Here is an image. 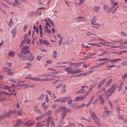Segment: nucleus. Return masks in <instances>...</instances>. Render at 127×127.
<instances>
[{
	"label": "nucleus",
	"instance_id": "15",
	"mask_svg": "<svg viewBox=\"0 0 127 127\" xmlns=\"http://www.w3.org/2000/svg\"><path fill=\"white\" fill-rule=\"evenodd\" d=\"M106 82L105 79H104L102 81H100L98 84V86L99 87L102 85Z\"/></svg>",
	"mask_w": 127,
	"mask_h": 127
},
{
	"label": "nucleus",
	"instance_id": "44",
	"mask_svg": "<svg viewBox=\"0 0 127 127\" xmlns=\"http://www.w3.org/2000/svg\"><path fill=\"white\" fill-rule=\"evenodd\" d=\"M4 70L6 71H8L11 70V69L8 68L7 67H5L4 68Z\"/></svg>",
	"mask_w": 127,
	"mask_h": 127
},
{
	"label": "nucleus",
	"instance_id": "57",
	"mask_svg": "<svg viewBox=\"0 0 127 127\" xmlns=\"http://www.w3.org/2000/svg\"><path fill=\"white\" fill-rule=\"evenodd\" d=\"M22 111L21 110H20L17 113V114L19 115L20 116H21L22 115V114L21 113Z\"/></svg>",
	"mask_w": 127,
	"mask_h": 127
},
{
	"label": "nucleus",
	"instance_id": "55",
	"mask_svg": "<svg viewBox=\"0 0 127 127\" xmlns=\"http://www.w3.org/2000/svg\"><path fill=\"white\" fill-rule=\"evenodd\" d=\"M46 63L48 64H49L52 63V61H51L48 60L46 61Z\"/></svg>",
	"mask_w": 127,
	"mask_h": 127
},
{
	"label": "nucleus",
	"instance_id": "20",
	"mask_svg": "<svg viewBox=\"0 0 127 127\" xmlns=\"http://www.w3.org/2000/svg\"><path fill=\"white\" fill-rule=\"evenodd\" d=\"M100 9V7L96 6H95L94 8L93 9L96 12H97Z\"/></svg>",
	"mask_w": 127,
	"mask_h": 127
},
{
	"label": "nucleus",
	"instance_id": "58",
	"mask_svg": "<svg viewBox=\"0 0 127 127\" xmlns=\"http://www.w3.org/2000/svg\"><path fill=\"white\" fill-rule=\"evenodd\" d=\"M27 25H25L23 27L24 30L25 32H26V29H27Z\"/></svg>",
	"mask_w": 127,
	"mask_h": 127
},
{
	"label": "nucleus",
	"instance_id": "24",
	"mask_svg": "<svg viewBox=\"0 0 127 127\" xmlns=\"http://www.w3.org/2000/svg\"><path fill=\"white\" fill-rule=\"evenodd\" d=\"M67 114V112H64L62 113V118L63 119L64 118V117L66 116Z\"/></svg>",
	"mask_w": 127,
	"mask_h": 127
},
{
	"label": "nucleus",
	"instance_id": "63",
	"mask_svg": "<svg viewBox=\"0 0 127 127\" xmlns=\"http://www.w3.org/2000/svg\"><path fill=\"white\" fill-rule=\"evenodd\" d=\"M42 58V56H38L37 57V59L38 61H40L41 59Z\"/></svg>",
	"mask_w": 127,
	"mask_h": 127
},
{
	"label": "nucleus",
	"instance_id": "42",
	"mask_svg": "<svg viewBox=\"0 0 127 127\" xmlns=\"http://www.w3.org/2000/svg\"><path fill=\"white\" fill-rule=\"evenodd\" d=\"M14 73V72H13L9 71L7 73L8 75H12Z\"/></svg>",
	"mask_w": 127,
	"mask_h": 127
},
{
	"label": "nucleus",
	"instance_id": "11",
	"mask_svg": "<svg viewBox=\"0 0 127 127\" xmlns=\"http://www.w3.org/2000/svg\"><path fill=\"white\" fill-rule=\"evenodd\" d=\"M115 86V85H113L108 90V92H111V93H113L115 91V89L114 88Z\"/></svg>",
	"mask_w": 127,
	"mask_h": 127
},
{
	"label": "nucleus",
	"instance_id": "19",
	"mask_svg": "<svg viewBox=\"0 0 127 127\" xmlns=\"http://www.w3.org/2000/svg\"><path fill=\"white\" fill-rule=\"evenodd\" d=\"M112 79H109L107 82L105 86L106 87H109L110 85L111 84V83L112 82Z\"/></svg>",
	"mask_w": 127,
	"mask_h": 127
},
{
	"label": "nucleus",
	"instance_id": "51",
	"mask_svg": "<svg viewBox=\"0 0 127 127\" xmlns=\"http://www.w3.org/2000/svg\"><path fill=\"white\" fill-rule=\"evenodd\" d=\"M127 77V73L124 74L122 77V78L125 79Z\"/></svg>",
	"mask_w": 127,
	"mask_h": 127
},
{
	"label": "nucleus",
	"instance_id": "48",
	"mask_svg": "<svg viewBox=\"0 0 127 127\" xmlns=\"http://www.w3.org/2000/svg\"><path fill=\"white\" fill-rule=\"evenodd\" d=\"M24 50H27V49H29V47L28 46H23V48Z\"/></svg>",
	"mask_w": 127,
	"mask_h": 127
},
{
	"label": "nucleus",
	"instance_id": "21",
	"mask_svg": "<svg viewBox=\"0 0 127 127\" xmlns=\"http://www.w3.org/2000/svg\"><path fill=\"white\" fill-rule=\"evenodd\" d=\"M51 118L50 117H48L47 120V127H49L50 121L51 122Z\"/></svg>",
	"mask_w": 127,
	"mask_h": 127
},
{
	"label": "nucleus",
	"instance_id": "16",
	"mask_svg": "<svg viewBox=\"0 0 127 127\" xmlns=\"http://www.w3.org/2000/svg\"><path fill=\"white\" fill-rule=\"evenodd\" d=\"M29 79H31L33 81H40V78H32L31 77H29Z\"/></svg>",
	"mask_w": 127,
	"mask_h": 127
},
{
	"label": "nucleus",
	"instance_id": "2",
	"mask_svg": "<svg viewBox=\"0 0 127 127\" xmlns=\"http://www.w3.org/2000/svg\"><path fill=\"white\" fill-rule=\"evenodd\" d=\"M39 42L41 44H44L47 46L49 45V42L46 40H43L42 39H40L39 40Z\"/></svg>",
	"mask_w": 127,
	"mask_h": 127
},
{
	"label": "nucleus",
	"instance_id": "39",
	"mask_svg": "<svg viewBox=\"0 0 127 127\" xmlns=\"http://www.w3.org/2000/svg\"><path fill=\"white\" fill-rule=\"evenodd\" d=\"M107 52L106 51H103L100 54H99L98 56H100L102 55H103L107 53Z\"/></svg>",
	"mask_w": 127,
	"mask_h": 127
},
{
	"label": "nucleus",
	"instance_id": "53",
	"mask_svg": "<svg viewBox=\"0 0 127 127\" xmlns=\"http://www.w3.org/2000/svg\"><path fill=\"white\" fill-rule=\"evenodd\" d=\"M103 7L104 9L106 10L108 8V7L106 5H105L103 6Z\"/></svg>",
	"mask_w": 127,
	"mask_h": 127
},
{
	"label": "nucleus",
	"instance_id": "9",
	"mask_svg": "<svg viewBox=\"0 0 127 127\" xmlns=\"http://www.w3.org/2000/svg\"><path fill=\"white\" fill-rule=\"evenodd\" d=\"M21 51H20V53L23 54H27L30 53V52L29 50H24V49H22Z\"/></svg>",
	"mask_w": 127,
	"mask_h": 127
},
{
	"label": "nucleus",
	"instance_id": "22",
	"mask_svg": "<svg viewBox=\"0 0 127 127\" xmlns=\"http://www.w3.org/2000/svg\"><path fill=\"white\" fill-rule=\"evenodd\" d=\"M85 92L84 90V89H81L80 90H78L76 92V94H79L83 93Z\"/></svg>",
	"mask_w": 127,
	"mask_h": 127
},
{
	"label": "nucleus",
	"instance_id": "28",
	"mask_svg": "<svg viewBox=\"0 0 127 127\" xmlns=\"http://www.w3.org/2000/svg\"><path fill=\"white\" fill-rule=\"evenodd\" d=\"M84 96H78L76 97V99L77 100H79L82 99L84 98Z\"/></svg>",
	"mask_w": 127,
	"mask_h": 127
},
{
	"label": "nucleus",
	"instance_id": "50",
	"mask_svg": "<svg viewBox=\"0 0 127 127\" xmlns=\"http://www.w3.org/2000/svg\"><path fill=\"white\" fill-rule=\"evenodd\" d=\"M6 99V98L4 97H2L0 98V101H2L5 100Z\"/></svg>",
	"mask_w": 127,
	"mask_h": 127
},
{
	"label": "nucleus",
	"instance_id": "38",
	"mask_svg": "<svg viewBox=\"0 0 127 127\" xmlns=\"http://www.w3.org/2000/svg\"><path fill=\"white\" fill-rule=\"evenodd\" d=\"M68 123V127H70L71 126H73L74 125V124L72 123H69V122Z\"/></svg>",
	"mask_w": 127,
	"mask_h": 127
},
{
	"label": "nucleus",
	"instance_id": "26",
	"mask_svg": "<svg viewBox=\"0 0 127 127\" xmlns=\"http://www.w3.org/2000/svg\"><path fill=\"white\" fill-rule=\"evenodd\" d=\"M65 71L67 72L68 73L71 74H75L74 70L72 71L71 70H66Z\"/></svg>",
	"mask_w": 127,
	"mask_h": 127
},
{
	"label": "nucleus",
	"instance_id": "64",
	"mask_svg": "<svg viewBox=\"0 0 127 127\" xmlns=\"http://www.w3.org/2000/svg\"><path fill=\"white\" fill-rule=\"evenodd\" d=\"M92 34V33L91 32H88L86 34V35L87 36H89Z\"/></svg>",
	"mask_w": 127,
	"mask_h": 127
},
{
	"label": "nucleus",
	"instance_id": "37",
	"mask_svg": "<svg viewBox=\"0 0 127 127\" xmlns=\"http://www.w3.org/2000/svg\"><path fill=\"white\" fill-rule=\"evenodd\" d=\"M51 127H55L54 122L52 121H51Z\"/></svg>",
	"mask_w": 127,
	"mask_h": 127
},
{
	"label": "nucleus",
	"instance_id": "4",
	"mask_svg": "<svg viewBox=\"0 0 127 127\" xmlns=\"http://www.w3.org/2000/svg\"><path fill=\"white\" fill-rule=\"evenodd\" d=\"M111 94L110 93H109L108 92H106L104 93L102 95L104 97H105L106 99L108 98Z\"/></svg>",
	"mask_w": 127,
	"mask_h": 127
},
{
	"label": "nucleus",
	"instance_id": "33",
	"mask_svg": "<svg viewBox=\"0 0 127 127\" xmlns=\"http://www.w3.org/2000/svg\"><path fill=\"white\" fill-rule=\"evenodd\" d=\"M80 1V2L78 3V4L79 6H80L81 4L84 3L85 1V0H79Z\"/></svg>",
	"mask_w": 127,
	"mask_h": 127
},
{
	"label": "nucleus",
	"instance_id": "12",
	"mask_svg": "<svg viewBox=\"0 0 127 127\" xmlns=\"http://www.w3.org/2000/svg\"><path fill=\"white\" fill-rule=\"evenodd\" d=\"M17 29L16 27H15L11 31V33L13 34V37H14L16 33Z\"/></svg>",
	"mask_w": 127,
	"mask_h": 127
},
{
	"label": "nucleus",
	"instance_id": "27",
	"mask_svg": "<svg viewBox=\"0 0 127 127\" xmlns=\"http://www.w3.org/2000/svg\"><path fill=\"white\" fill-rule=\"evenodd\" d=\"M13 22L12 21V18H11L9 23V27H12L13 25Z\"/></svg>",
	"mask_w": 127,
	"mask_h": 127
},
{
	"label": "nucleus",
	"instance_id": "35",
	"mask_svg": "<svg viewBox=\"0 0 127 127\" xmlns=\"http://www.w3.org/2000/svg\"><path fill=\"white\" fill-rule=\"evenodd\" d=\"M62 111V107L61 108H59L57 109L56 111V112L57 113L60 112Z\"/></svg>",
	"mask_w": 127,
	"mask_h": 127
},
{
	"label": "nucleus",
	"instance_id": "30",
	"mask_svg": "<svg viewBox=\"0 0 127 127\" xmlns=\"http://www.w3.org/2000/svg\"><path fill=\"white\" fill-rule=\"evenodd\" d=\"M67 108L65 106H63L62 107V110L64 111V112H67Z\"/></svg>",
	"mask_w": 127,
	"mask_h": 127
},
{
	"label": "nucleus",
	"instance_id": "31",
	"mask_svg": "<svg viewBox=\"0 0 127 127\" xmlns=\"http://www.w3.org/2000/svg\"><path fill=\"white\" fill-rule=\"evenodd\" d=\"M44 97V95L43 94L41 95L38 98V99L39 100H42Z\"/></svg>",
	"mask_w": 127,
	"mask_h": 127
},
{
	"label": "nucleus",
	"instance_id": "17",
	"mask_svg": "<svg viewBox=\"0 0 127 127\" xmlns=\"http://www.w3.org/2000/svg\"><path fill=\"white\" fill-rule=\"evenodd\" d=\"M109 113V112L108 111L105 110L103 112V117L104 118L106 116L108 115Z\"/></svg>",
	"mask_w": 127,
	"mask_h": 127
},
{
	"label": "nucleus",
	"instance_id": "54",
	"mask_svg": "<svg viewBox=\"0 0 127 127\" xmlns=\"http://www.w3.org/2000/svg\"><path fill=\"white\" fill-rule=\"evenodd\" d=\"M18 57L20 59H21L22 57L23 56V55L20 54H18Z\"/></svg>",
	"mask_w": 127,
	"mask_h": 127
},
{
	"label": "nucleus",
	"instance_id": "49",
	"mask_svg": "<svg viewBox=\"0 0 127 127\" xmlns=\"http://www.w3.org/2000/svg\"><path fill=\"white\" fill-rule=\"evenodd\" d=\"M34 123H33V122L29 123H27L26 122V124L27 125L29 126H31Z\"/></svg>",
	"mask_w": 127,
	"mask_h": 127
},
{
	"label": "nucleus",
	"instance_id": "13",
	"mask_svg": "<svg viewBox=\"0 0 127 127\" xmlns=\"http://www.w3.org/2000/svg\"><path fill=\"white\" fill-rule=\"evenodd\" d=\"M99 98L98 99V100H99V101H100V103L102 105H104V100L103 99V98L102 97L100 96H98Z\"/></svg>",
	"mask_w": 127,
	"mask_h": 127
},
{
	"label": "nucleus",
	"instance_id": "62",
	"mask_svg": "<svg viewBox=\"0 0 127 127\" xmlns=\"http://www.w3.org/2000/svg\"><path fill=\"white\" fill-rule=\"evenodd\" d=\"M0 3L3 6L5 7H7V8H8V6H7V5H6V4H3V3H2V2H1Z\"/></svg>",
	"mask_w": 127,
	"mask_h": 127
},
{
	"label": "nucleus",
	"instance_id": "56",
	"mask_svg": "<svg viewBox=\"0 0 127 127\" xmlns=\"http://www.w3.org/2000/svg\"><path fill=\"white\" fill-rule=\"evenodd\" d=\"M122 64L124 66L127 65V62L126 61L122 63Z\"/></svg>",
	"mask_w": 127,
	"mask_h": 127
},
{
	"label": "nucleus",
	"instance_id": "41",
	"mask_svg": "<svg viewBox=\"0 0 127 127\" xmlns=\"http://www.w3.org/2000/svg\"><path fill=\"white\" fill-rule=\"evenodd\" d=\"M63 38H61L60 39L59 41L58 42L59 43V45H60L62 43Z\"/></svg>",
	"mask_w": 127,
	"mask_h": 127
},
{
	"label": "nucleus",
	"instance_id": "5",
	"mask_svg": "<svg viewBox=\"0 0 127 127\" xmlns=\"http://www.w3.org/2000/svg\"><path fill=\"white\" fill-rule=\"evenodd\" d=\"M93 120L94 121L95 123V124H97L98 126H100V125H101V124L99 122V121H100V119L99 118L97 117V118H93Z\"/></svg>",
	"mask_w": 127,
	"mask_h": 127
},
{
	"label": "nucleus",
	"instance_id": "43",
	"mask_svg": "<svg viewBox=\"0 0 127 127\" xmlns=\"http://www.w3.org/2000/svg\"><path fill=\"white\" fill-rule=\"evenodd\" d=\"M41 125V122H40L37 123L36 127H40Z\"/></svg>",
	"mask_w": 127,
	"mask_h": 127
},
{
	"label": "nucleus",
	"instance_id": "59",
	"mask_svg": "<svg viewBox=\"0 0 127 127\" xmlns=\"http://www.w3.org/2000/svg\"><path fill=\"white\" fill-rule=\"evenodd\" d=\"M91 92L89 90L87 91L85 94V95H88Z\"/></svg>",
	"mask_w": 127,
	"mask_h": 127
},
{
	"label": "nucleus",
	"instance_id": "23",
	"mask_svg": "<svg viewBox=\"0 0 127 127\" xmlns=\"http://www.w3.org/2000/svg\"><path fill=\"white\" fill-rule=\"evenodd\" d=\"M57 52L56 51H54L53 53V58H55L57 57Z\"/></svg>",
	"mask_w": 127,
	"mask_h": 127
},
{
	"label": "nucleus",
	"instance_id": "61",
	"mask_svg": "<svg viewBox=\"0 0 127 127\" xmlns=\"http://www.w3.org/2000/svg\"><path fill=\"white\" fill-rule=\"evenodd\" d=\"M49 99L48 98V95H46V101L47 102H49Z\"/></svg>",
	"mask_w": 127,
	"mask_h": 127
},
{
	"label": "nucleus",
	"instance_id": "46",
	"mask_svg": "<svg viewBox=\"0 0 127 127\" xmlns=\"http://www.w3.org/2000/svg\"><path fill=\"white\" fill-rule=\"evenodd\" d=\"M63 84H59L57 87H56V88L58 89L59 88L63 87Z\"/></svg>",
	"mask_w": 127,
	"mask_h": 127
},
{
	"label": "nucleus",
	"instance_id": "45",
	"mask_svg": "<svg viewBox=\"0 0 127 127\" xmlns=\"http://www.w3.org/2000/svg\"><path fill=\"white\" fill-rule=\"evenodd\" d=\"M65 85L63 87L62 89V91L63 92H65L66 91L65 90Z\"/></svg>",
	"mask_w": 127,
	"mask_h": 127
},
{
	"label": "nucleus",
	"instance_id": "14",
	"mask_svg": "<svg viewBox=\"0 0 127 127\" xmlns=\"http://www.w3.org/2000/svg\"><path fill=\"white\" fill-rule=\"evenodd\" d=\"M11 114V111H9L6 114H4L2 115H1L3 119L4 118L6 117H7L9 116Z\"/></svg>",
	"mask_w": 127,
	"mask_h": 127
},
{
	"label": "nucleus",
	"instance_id": "10",
	"mask_svg": "<svg viewBox=\"0 0 127 127\" xmlns=\"http://www.w3.org/2000/svg\"><path fill=\"white\" fill-rule=\"evenodd\" d=\"M70 97L68 96L64 97L61 98V101L62 102H66L70 98Z\"/></svg>",
	"mask_w": 127,
	"mask_h": 127
},
{
	"label": "nucleus",
	"instance_id": "29",
	"mask_svg": "<svg viewBox=\"0 0 127 127\" xmlns=\"http://www.w3.org/2000/svg\"><path fill=\"white\" fill-rule=\"evenodd\" d=\"M9 56L11 57H13L14 56V54L12 52H9Z\"/></svg>",
	"mask_w": 127,
	"mask_h": 127
},
{
	"label": "nucleus",
	"instance_id": "1",
	"mask_svg": "<svg viewBox=\"0 0 127 127\" xmlns=\"http://www.w3.org/2000/svg\"><path fill=\"white\" fill-rule=\"evenodd\" d=\"M67 103L68 106L70 108L74 109L75 107L76 104L75 103H72L71 99H69Z\"/></svg>",
	"mask_w": 127,
	"mask_h": 127
},
{
	"label": "nucleus",
	"instance_id": "6",
	"mask_svg": "<svg viewBox=\"0 0 127 127\" xmlns=\"http://www.w3.org/2000/svg\"><path fill=\"white\" fill-rule=\"evenodd\" d=\"M22 123V122L21 120L19 119L17 121L16 124L13 126V127H18Z\"/></svg>",
	"mask_w": 127,
	"mask_h": 127
},
{
	"label": "nucleus",
	"instance_id": "36",
	"mask_svg": "<svg viewBox=\"0 0 127 127\" xmlns=\"http://www.w3.org/2000/svg\"><path fill=\"white\" fill-rule=\"evenodd\" d=\"M75 74L78 73L82 72V71L80 69L79 70H74Z\"/></svg>",
	"mask_w": 127,
	"mask_h": 127
},
{
	"label": "nucleus",
	"instance_id": "34",
	"mask_svg": "<svg viewBox=\"0 0 127 127\" xmlns=\"http://www.w3.org/2000/svg\"><path fill=\"white\" fill-rule=\"evenodd\" d=\"M15 3H13V5L14 7H15V6L18 5V1L17 0H15Z\"/></svg>",
	"mask_w": 127,
	"mask_h": 127
},
{
	"label": "nucleus",
	"instance_id": "60",
	"mask_svg": "<svg viewBox=\"0 0 127 127\" xmlns=\"http://www.w3.org/2000/svg\"><path fill=\"white\" fill-rule=\"evenodd\" d=\"M36 112L39 114H41L42 113V111H41L39 109L37 110L36 111Z\"/></svg>",
	"mask_w": 127,
	"mask_h": 127
},
{
	"label": "nucleus",
	"instance_id": "52",
	"mask_svg": "<svg viewBox=\"0 0 127 127\" xmlns=\"http://www.w3.org/2000/svg\"><path fill=\"white\" fill-rule=\"evenodd\" d=\"M31 41L30 39H26V42L27 44H30L31 43Z\"/></svg>",
	"mask_w": 127,
	"mask_h": 127
},
{
	"label": "nucleus",
	"instance_id": "47",
	"mask_svg": "<svg viewBox=\"0 0 127 127\" xmlns=\"http://www.w3.org/2000/svg\"><path fill=\"white\" fill-rule=\"evenodd\" d=\"M49 79H40V81L43 82H45L46 81H48L49 80Z\"/></svg>",
	"mask_w": 127,
	"mask_h": 127
},
{
	"label": "nucleus",
	"instance_id": "7",
	"mask_svg": "<svg viewBox=\"0 0 127 127\" xmlns=\"http://www.w3.org/2000/svg\"><path fill=\"white\" fill-rule=\"evenodd\" d=\"M34 56H33V57H32V58H26V57L25 56H24V57H22V58L21 59H22V60H28L31 61H33L34 59Z\"/></svg>",
	"mask_w": 127,
	"mask_h": 127
},
{
	"label": "nucleus",
	"instance_id": "3",
	"mask_svg": "<svg viewBox=\"0 0 127 127\" xmlns=\"http://www.w3.org/2000/svg\"><path fill=\"white\" fill-rule=\"evenodd\" d=\"M96 21V17L94 16L93 18L91 20L92 24L94 25H95L97 26H99L100 24L95 23V22Z\"/></svg>",
	"mask_w": 127,
	"mask_h": 127
},
{
	"label": "nucleus",
	"instance_id": "25",
	"mask_svg": "<svg viewBox=\"0 0 127 127\" xmlns=\"http://www.w3.org/2000/svg\"><path fill=\"white\" fill-rule=\"evenodd\" d=\"M94 96H92L91 97L89 103L87 104V106H88L89 105H90V104H91V103L93 101V100L94 99Z\"/></svg>",
	"mask_w": 127,
	"mask_h": 127
},
{
	"label": "nucleus",
	"instance_id": "18",
	"mask_svg": "<svg viewBox=\"0 0 127 127\" xmlns=\"http://www.w3.org/2000/svg\"><path fill=\"white\" fill-rule=\"evenodd\" d=\"M121 60V59L120 58H118L114 60H109V61H110L111 63H113L114 62H117L118 61H120Z\"/></svg>",
	"mask_w": 127,
	"mask_h": 127
},
{
	"label": "nucleus",
	"instance_id": "32",
	"mask_svg": "<svg viewBox=\"0 0 127 127\" xmlns=\"http://www.w3.org/2000/svg\"><path fill=\"white\" fill-rule=\"evenodd\" d=\"M51 113V111L50 110L48 111L46 113L45 115L46 116H47L50 115Z\"/></svg>",
	"mask_w": 127,
	"mask_h": 127
},
{
	"label": "nucleus",
	"instance_id": "40",
	"mask_svg": "<svg viewBox=\"0 0 127 127\" xmlns=\"http://www.w3.org/2000/svg\"><path fill=\"white\" fill-rule=\"evenodd\" d=\"M3 88L4 89H7L8 90V89H9V87L7 85H4Z\"/></svg>",
	"mask_w": 127,
	"mask_h": 127
},
{
	"label": "nucleus",
	"instance_id": "8",
	"mask_svg": "<svg viewBox=\"0 0 127 127\" xmlns=\"http://www.w3.org/2000/svg\"><path fill=\"white\" fill-rule=\"evenodd\" d=\"M90 113L92 118L93 119L94 118H97V116H96L94 111L90 110Z\"/></svg>",
	"mask_w": 127,
	"mask_h": 127
}]
</instances>
